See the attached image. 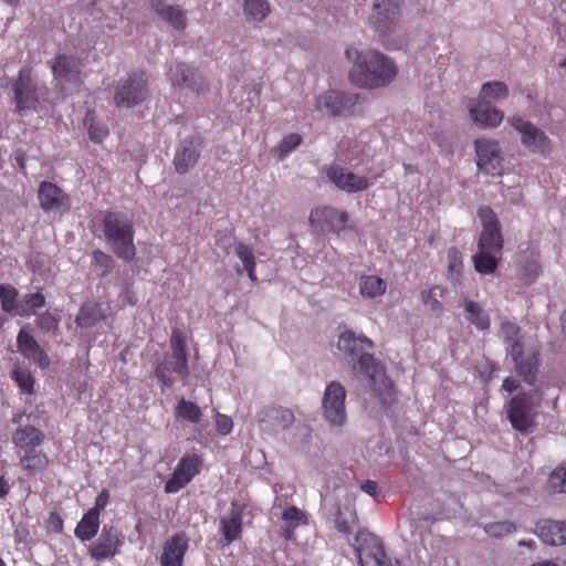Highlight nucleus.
I'll return each instance as SVG.
<instances>
[{
    "label": "nucleus",
    "mask_w": 566,
    "mask_h": 566,
    "mask_svg": "<svg viewBox=\"0 0 566 566\" xmlns=\"http://www.w3.org/2000/svg\"><path fill=\"white\" fill-rule=\"evenodd\" d=\"M337 349L348 358L353 368H359L365 374L371 390L382 406H390L395 401V389L384 367L374 358L370 350L374 342L363 334L345 331L339 334Z\"/></svg>",
    "instance_id": "1"
},
{
    "label": "nucleus",
    "mask_w": 566,
    "mask_h": 566,
    "mask_svg": "<svg viewBox=\"0 0 566 566\" xmlns=\"http://www.w3.org/2000/svg\"><path fill=\"white\" fill-rule=\"evenodd\" d=\"M358 148L357 143H354L353 147L348 143L347 149L345 144H342L337 159L322 168L327 180L346 193L364 192L373 187L379 178V174L369 167V160L365 157L359 158Z\"/></svg>",
    "instance_id": "2"
},
{
    "label": "nucleus",
    "mask_w": 566,
    "mask_h": 566,
    "mask_svg": "<svg viewBox=\"0 0 566 566\" xmlns=\"http://www.w3.org/2000/svg\"><path fill=\"white\" fill-rule=\"evenodd\" d=\"M345 55L352 62L349 80L361 88H379L390 84L397 75L395 62L374 49H347Z\"/></svg>",
    "instance_id": "3"
},
{
    "label": "nucleus",
    "mask_w": 566,
    "mask_h": 566,
    "mask_svg": "<svg viewBox=\"0 0 566 566\" xmlns=\"http://www.w3.org/2000/svg\"><path fill=\"white\" fill-rule=\"evenodd\" d=\"M552 389L548 384H541L538 388L517 395L510 400L507 417L514 429L526 432L543 403H548L551 399L555 406L557 396L549 394Z\"/></svg>",
    "instance_id": "4"
},
{
    "label": "nucleus",
    "mask_w": 566,
    "mask_h": 566,
    "mask_svg": "<svg viewBox=\"0 0 566 566\" xmlns=\"http://www.w3.org/2000/svg\"><path fill=\"white\" fill-rule=\"evenodd\" d=\"M500 337L506 345V352L515 363L517 374L523 380L533 385L536 380L538 367L537 352L533 347H524L521 329L512 322H503L499 332Z\"/></svg>",
    "instance_id": "5"
},
{
    "label": "nucleus",
    "mask_w": 566,
    "mask_h": 566,
    "mask_svg": "<svg viewBox=\"0 0 566 566\" xmlns=\"http://www.w3.org/2000/svg\"><path fill=\"white\" fill-rule=\"evenodd\" d=\"M103 233L107 244L118 259L129 262L135 258L134 226L127 214L118 211L105 213Z\"/></svg>",
    "instance_id": "6"
},
{
    "label": "nucleus",
    "mask_w": 566,
    "mask_h": 566,
    "mask_svg": "<svg viewBox=\"0 0 566 566\" xmlns=\"http://www.w3.org/2000/svg\"><path fill=\"white\" fill-rule=\"evenodd\" d=\"M44 441V433L30 424L21 426L12 433V443L19 450V464L30 474L43 471L49 464L48 455L38 450Z\"/></svg>",
    "instance_id": "7"
},
{
    "label": "nucleus",
    "mask_w": 566,
    "mask_h": 566,
    "mask_svg": "<svg viewBox=\"0 0 566 566\" xmlns=\"http://www.w3.org/2000/svg\"><path fill=\"white\" fill-rule=\"evenodd\" d=\"M170 348L171 354L156 367L157 378L167 388L172 387L176 381H184L189 374L184 334L177 328L172 331Z\"/></svg>",
    "instance_id": "8"
},
{
    "label": "nucleus",
    "mask_w": 566,
    "mask_h": 566,
    "mask_svg": "<svg viewBox=\"0 0 566 566\" xmlns=\"http://www.w3.org/2000/svg\"><path fill=\"white\" fill-rule=\"evenodd\" d=\"M12 88L15 107L21 116H27L31 111L41 112L46 108V86L35 82L28 72L20 71Z\"/></svg>",
    "instance_id": "9"
},
{
    "label": "nucleus",
    "mask_w": 566,
    "mask_h": 566,
    "mask_svg": "<svg viewBox=\"0 0 566 566\" xmlns=\"http://www.w3.org/2000/svg\"><path fill=\"white\" fill-rule=\"evenodd\" d=\"M507 123L518 133L525 149L542 156H548L552 153V139L535 124L518 115L510 116Z\"/></svg>",
    "instance_id": "10"
},
{
    "label": "nucleus",
    "mask_w": 566,
    "mask_h": 566,
    "mask_svg": "<svg viewBox=\"0 0 566 566\" xmlns=\"http://www.w3.org/2000/svg\"><path fill=\"white\" fill-rule=\"evenodd\" d=\"M346 389L338 381H331L322 398V416L324 420L335 428H342L347 421Z\"/></svg>",
    "instance_id": "11"
},
{
    "label": "nucleus",
    "mask_w": 566,
    "mask_h": 566,
    "mask_svg": "<svg viewBox=\"0 0 566 566\" xmlns=\"http://www.w3.org/2000/svg\"><path fill=\"white\" fill-rule=\"evenodd\" d=\"M148 96L147 80L144 73H133L117 83L114 104L117 107H133L143 103Z\"/></svg>",
    "instance_id": "12"
},
{
    "label": "nucleus",
    "mask_w": 566,
    "mask_h": 566,
    "mask_svg": "<svg viewBox=\"0 0 566 566\" xmlns=\"http://www.w3.org/2000/svg\"><path fill=\"white\" fill-rule=\"evenodd\" d=\"M401 0H375L370 15L374 30L385 36L394 32L400 21Z\"/></svg>",
    "instance_id": "13"
},
{
    "label": "nucleus",
    "mask_w": 566,
    "mask_h": 566,
    "mask_svg": "<svg viewBox=\"0 0 566 566\" xmlns=\"http://www.w3.org/2000/svg\"><path fill=\"white\" fill-rule=\"evenodd\" d=\"M482 230L478 238V249L501 252L504 247V239L500 221L490 207H481L478 211Z\"/></svg>",
    "instance_id": "14"
},
{
    "label": "nucleus",
    "mask_w": 566,
    "mask_h": 566,
    "mask_svg": "<svg viewBox=\"0 0 566 566\" xmlns=\"http://www.w3.org/2000/svg\"><path fill=\"white\" fill-rule=\"evenodd\" d=\"M358 97L340 91H327L315 99V109L328 116L350 115L355 112Z\"/></svg>",
    "instance_id": "15"
},
{
    "label": "nucleus",
    "mask_w": 566,
    "mask_h": 566,
    "mask_svg": "<svg viewBox=\"0 0 566 566\" xmlns=\"http://www.w3.org/2000/svg\"><path fill=\"white\" fill-rule=\"evenodd\" d=\"M539 248L535 242H523L518 245L517 277L524 284H533L541 274Z\"/></svg>",
    "instance_id": "16"
},
{
    "label": "nucleus",
    "mask_w": 566,
    "mask_h": 566,
    "mask_svg": "<svg viewBox=\"0 0 566 566\" xmlns=\"http://www.w3.org/2000/svg\"><path fill=\"white\" fill-rule=\"evenodd\" d=\"M294 420L293 411L281 406L265 407L258 413L260 430L269 434H277L289 429Z\"/></svg>",
    "instance_id": "17"
},
{
    "label": "nucleus",
    "mask_w": 566,
    "mask_h": 566,
    "mask_svg": "<svg viewBox=\"0 0 566 566\" xmlns=\"http://www.w3.org/2000/svg\"><path fill=\"white\" fill-rule=\"evenodd\" d=\"M478 167L485 174L499 175L502 169V151L496 140L492 138H479L475 140Z\"/></svg>",
    "instance_id": "18"
},
{
    "label": "nucleus",
    "mask_w": 566,
    "mask_h": 566,
    "mask_svg": "<svg viewBox=\"0 0 566 566\" xmlns=\"http://www.w3.org/2000/svg\"><path fill=\"white\" fill-rule=\"evenodd\" d=\"M201 460L197 454L182 457L175 468L172 476L165 484L166 493H177L199 473Z\"/></svg>",
    "instance_id": "19"
},
{
    "label": "nucleus",
    "mask_w": 566,
    "mask_h": 566,
    "mask_svg": "<svg viewBox=\"0 0 566 566\" xmlns=\"http://www.w3.org/2000/svg\"><path fill=\"white\" fill-rule=\"evenodd\" d=\"M360 539L368 543L367 547L359 546L357 548L360 566H400L398 560L395 565L387 562L385 549L376 536L359 532L356 535V542L359 543Z\"/></svg>",
    "instance_id": "20"
},
{
    "label": "nucleus",
    "mask_w": 566,
    "mask_h": 566,
    "mask_svg": "<svg viewBox=\"0 0 566 566\" xmlns=\"http://www.w3.org/2000/svg\"><path fill=\"white\" fill-rule=\"evenodd\" d=\"M348 214L332 207H322L314 209L310 214V222L313 227L319 230L327 229L332 232L340 234L345 229Z\"/></svg>",
    "instance_id": "21"
},
{
    "label": "nucleus",
    "mask_w": 566,
    "mask_h": 566,
    "mask_svg": "<svg viewBox=\"0 0 566 566\" xmlns=\"http://www.w3.org/2000/svg\"><path fill=\"white\" fill-rule=\"evenodd\" d=\"M38 198L40 207L46 212H63L70 208L69 197L61 188L50 181L40 184Z\"/></svg>",
    "instance_id": "22"
},
{
    "label": "nucleus",
    "mask_w": 566,
    "mask_h": 566,
    "mask_svg": "<svg viewBox=\"0 0 566 566\" xmlns=\"http://www.w3.org/2000/svg\"><path fill=\"white\" fill-rule=\"evenodd\" d=\"M469 113L475 124L485 128L500 126L504 118V113L501 109L480 98L470 103Z\"/></svg>",
    "instance_id": "23"
},
{
    "label": "nucleus",
    "mask_w": 566,
    "mask_h": 566,
    "mask_svg": "<svg viewBox=\"0 0 566 566\" xmlns=\"http://www.w3.org/2000/svg\"><path fill=\"white\" fill-rule=\"evenodd\" d=\"M17 348L25 359L34 361L41 369L50 365L48 354L39 345L36 339L24 328H21L18 333Z\"/></svg>",
    "instance_id": "24"
},
{
    "label": "nucleus",
    "mask_w": 566,
    "mask_h": 566,
    "mask_svg": "<svg viewBox=\"0 0 566 566\" xmlns=\"http://www.w3.org/2000/svg\"><path fill=\"white\" fill-rule=\"evenodd\" d=\"M120 544L118 532L114 527L104 526L99 537L91 545L90 554L96 560H104L113 557Z\"/></svg>",
    "instance_id": "25"
},
{
    "label": "nucleus",
    "mask_w": 566,
    "mask_h": 566,
    "mask_svg": "<svg viewBox=\"0 0 566 566\" xmlns=\"http://www.w3.org/2000/svg\"><path fill=\"white\" fill-rule=\"evenodd\" d=\"M168 77L174 86L189 87L193 91H201L203 86L201 76L181 62L170 64Z\"/></svg>",
    "instance_id": "26"
},
{
    "label": "nucleus",
    "mask_w": 566,
    "mask_h": 566,
    "mask_svg": "<svg viewBox=\"0 0 566 566\" xmlns=\"http://www.w3.org/2000/svg\"><path fill=\"white\" fill-rule=\"evenodd\" d=\"M188 549V538L184 534H176L164 545L160 556L161 566H182L184 556Z\"/></svg>",
    "instance_id": "27"
},
{
    "label": "nucleus",
    "mask_w": 566,
    "mask_h": 566,
    "mask_svg": "<svg viewBox=\"0 0 566 566\" xmlns=\"http://www.w3.org/2000/svg\"><path fill=\"white\" fill-rule=\"evenodd\" d=\"M111 305L104 302H86L82 305L75 322L80 327H93L111 315Z\"/></svg>",
    "instance_id": "28"
},
{
    "label": "nucleus",
    "mask_w": 566,
    "mask_h": 566,
    "mask_svg": "<svg viewBox=\"0 0 566 566\" xmlns=\"http://www.w3.org/2000/svg\"><path fill=\"white\" fill-rule=\"evenodd\" d=\"M83 66V62L73 55H59L51 65L54 76L67 82L78 81Z\"/></svg>",
    "instance_id": "29"
},
{
    "label": "nucleus",
    "mask_w": 566,
    "mask_h": 566,
    "mask_svg": "<svg viewBox=\"0 0 566 566\" xmlns=\"http://www.w3.org/2000/svg\"><path fill=\"white\" fill-rule=\"evenodd\" d=\"M536 534L547 545H566V521H541L537 523Z\"/></svg>",
    "instance_id": "30"
},
{
    "label": "nucleus",
    "mask_w": 566,
    "mask_h": 566,
    "mask_svg": "<svg viewBox=\"0 0 566 566\" xmlns=\"http://www.w3.org/2000/svg\"><path fill=\"white\" fill-rule=\"evenodd\" d=\"M156 13L176 30H185L187 27L186 12L178 6L167 4L164 0H150Z\"/></svg>",
    "instance_id": "31"
},
{
    "label": "nucleus",
    "mask_w": 566,
    "mask_h": 566,
    "mask_svg": "<svg viewBox=\"0 0 566 566\" xmlns=\"http://www.w3.org/2000/svg\"><path fill=\"white\" fill-rule=\"evenodd\" d=\"M199 158L198 145L195 140H184L177 148L174 165L178 174H185L192 168Z\"/></svg>",
    "instance_id": "32"
},
{
    "label": "nucleus",
    "mask_w": 566,
    "mask_h": 566,
    "mask_svg": "<svg viewBox=\"0 0 566 566\" xmlns=\"http://www.w3.org/2000/svg\"><path fill=\"white\" fill-rule=\"evenodd\" d=\"M220 531L227 544L235 541L242 531V515L237 509H232L228 515L220 520Z\"/></svg>",
    "instance_id": "33"
},
{
    "label": "nucleus",
    "mask_w": 566,
    "mask_h": 566,
    "mask_svg": "<svg viewBox=\"0 0 566 566\" xmlns=\"http://www.w3.org/2000/svg\"><path fill=\"white\" fill-rule=\"evenodd\" d=\"M500 253L497 251L478 249V252L472 256L474 270L482 275L494 273L499 265L497 254Z\"/></svg>",
    "instance_id": "34"
},
{
    "label": "nucleus",
    "mask_w": 566,
    "mask_h": 566,
    "mask_svg": "<svg viewBox=\"0 0 566 566\" xmlns=\"http://www.w3.org/2000/svg\"><path fill=\"white\" fill-rule=\"evenodd\" d=\"M463 308L468 322L474 325L478 329L485 331L490 327V316L479 303L465 298L463 302Z\"/></svg>",
    "instance_id": "35"
},
{
    "label": "nucleus",
    "mask_w": 566,
    "mask_h": 566,
    "mask_svg": "<svg viewBox=\"0 0 566 566\" xmlns=\"http://www.w3.org/2000/svg\"><path fill=\"white\" fill-rule=\"evenodd\" d=\"M271 13V7L268 0H244L243 14L250 23H261Z\"/></svg>",
    "instance_id": "36"
},
{
    "label": "nucleus",
    "mask_w": 566,
    "mask_h": 566,
    "mask_svg": "<svg viewBox=\"0 0 566 566\" xmlns=\"http://www.w3.org/2000/svg\"><path fill=\"white\" fill-rule=\"evenodd\" d=\"M359 293L364 298L382 296L387 291V283L376 275H364L358 282Z\"/></svg>",
    "instance_id": "37"
},
{
    "label": "nucleus",
    "mask_w": 566,
    "mask_h": 566,
    "mask_svg": "<svg viewBox=\"0 0 566 566\" xmlns=\"http://www.w3.org/2000/svg\"><path fill=\"white\" fill-rule=\"evenodd\" d=\"M99 528V515L87 511L75 527V536L81 541L92 539Z\"/></svg>",
    "instance_id": "38"
},
{
    "label": "nucleus",
    "mask_w": 566,
    "mask_h": 566,
    "mask_svg": "<svg viewBox=\"0 0 566 566\" xmlns=\"http://www.w3.org/2000/svg\"><path fill=\"white\" fill-rule=\"evenodd\" d=\"M357 525V515L353 506L339 507L335 518V527L345 536L353 533Z\"/></svg>",
    "instance_id": "39"
},
{
    "label": "nucleus",
    "mask_w": 566,
    "mask_h": 566,
    "mask_svg": "<svg viewBox=\"0 0 566 566\" xmlns=\"http://www.w3.org/2000/svg\"><path fill=\"white\" fill-rule=\"evenodd\" d=\"M510 91L505 83L493 81L486 82L482 85L480 92V99L492 102H501L509 97Z\"/></svg>",
    "instance_id": "40"
},
{
    "label": "nucleus",
    "mask_w": 566,
    "mask_h": 566,
    "mask_svg": "<svg viewBox=\"0 0 566 566\" xmlns=\"http://www.w3.org/2000/svg\"><path fill=\"white\" fill-rule=\"evenodd\" d=\"M44 304L45 297L43 294L39 292L28 293L20 301L17 315L21 317H29L33 315L36 310L43 307Z\"/></svg>",
    "instance_id": "41"
},
{
    "label": "nucleus",
    "mask_w": 566,
    "mask_h": 566,
    "mask_svg": "<svg viewBox=\"0 0 566 566\" xmlns=\"http://www.w3.org/2000/svg\"><path fill=\"white\" fill-rule=\"evenodd\" d=\"M84 126L87 129L90 139L93 143H102L108 136V127L98 122L93 111H88L84 118Z\"/></svg>",
    "instance_id": "42"
},
{
    "label": "nucleus",
    "mask_w": 566,
    "mask_h": 566,
    "mask_svg": "<svg viewBox=\"0 0 566 566\" xmlns=\"http://www.w3.org/2000/svg\"><path fill=\"white\" fill-rule=\"evenodd\" d=\"M18 290L12 285L0 284L1 308L9 314L17 315L19 308Z\"/></svg>",
    "instance_id": "43"
},
{
    "label": "nucleus",
    "mask_w": 566,
    "mask_h": 566,
    "mask_svg": "<svg viewBox=\"0 0 566 566\" xmlns=\"http://www.w3.org/2000/svg\"><path fill=\"white\" fill-rule=\"evenodd\" d=\"M176 416L191 423H198L202 413L196 403L181 398L176 407Z\"/></svg>",
    "instance_id": "44"
},
{
    "label": "nucleus",
    "mask_w": 566,
    "mask_h": 566,
    "mask_svg": "<svg viewBox=\"0 0 566 566\" xmlns=\"http://www.w3.org/2000/svg\"><path fill=\"white\" fill-rule=\"evenodd\" d=\"M303 138L297 133H292L283 137V139L280 142V144L273 149L275 154H277L279 159H284L287 157L294 149H296Z\"/></svg>",
    "instance_id": "45"
},
{
    "label": "nucleus",
    "mask_w": 566,
    "mask_h": 566,
    "mask_svg": "<svg viewBox=\"0 0 566 566\" xmlns=\"http://www.w3.org/2000/svg\"><path fill=\"white\" fill-rule=\"evenodd\" d=\"M551 491L566 493V463L554 469L547 480Z\"/></svg>",
    "instance_id": "46"
},
{
    "label": "nucleus",
    "mask_w": 566,
    "mask_h": 566,
    "mask_svg": "<svg viewBox=\"0 0 566 566\" xmlns=\"http://www.w3.org/2000/svg\"><path fill=\"white\" fill-rule=\"evenodd\" d=\"M93 255V264L98 275L106 276L111 273L114 268V260L109 254L101 250H95L92 253Z\"/></svg>",
    "instance_id": "47"
},
{
    "label": "nucleus",
    "mask_w": 566,
    "mask_h": 566,
    "mask_svg": "<svg viewBox=\"0 0 566 566\" xmlns=\"http://www.w3.org/2000/svg\"><path fill=\"white\" fill-rule=\"evenodd\" d=\"M485 533L494 538H502L512 535L516 531V526L512 522H495L485 525Z\"/></svg>",
    "instance_id": "48"
},
{
    "label": "nucleus",
    "mask_w": 566,
    "mask_h": 566,
    "mask_svg": "<svg viewBox=\"0 0 566 566\" xmlns=\"http://www.w3.org/2000/svg\"><path fill=\"white\" fill-rule=\"evenodd\" d=\"M463 268V258L457 248L448 250V269L451 276H459Z\"/></svg>",
    "instance_id": "49"
},
{
    "label": "nucleus",
    "mask_w": 566,
    "mask_h": 566,
    "mask_svg": "<svg viewBox=\"0 0 566 566\" xmlns=\"http://www.w3.org/2000/svg\"><path fill=\"white\" fill-rule=\"evenodd\" d=\"M13 379L23 392L32 394L34 380L30 373L22 369H15L13 371Z\"/></svg>",
    "instance_id": "50"
},
{
    "label": "nucleus",
    "mask_w": 566,
    "mask_h": 566,
    "mask_svg": "<svg viewBox=\"0 0 566 566\" xmlns=\"http://www.w3.org/2000/svg\"><path fill=\"white\" fill-rule=\"evenodd\" d=\"M234 252L238 259L242 262L243 269L252 268V265H255V256L252 249L249 245L244 243H239L235 247Z\"/></svg>",
    "instance_id": "51"
},
{
    "label": "nucleus",
    "mask_w": 566,
    "mask_h": 566,
    "mask_svg": "<svg viewBox=\"0 0 566 566\" xmlns=\"http://www.w3.org/2000/svg\"><path fill=\"white\" fill-rule=\"evenodd\" d=\"M283 521L291 524V526L296 527L303 523H305L306 518L304 513L297 509L296 506H290L284 510L282 515Z\"/></svg>",
    "instance_id": "52"
},
{
    "label": "nucleus",
    "mask_w": 566,
    "mask_h": 566,
    "mask_svg": "<svg viewBox=\"0 0 566 566\" xmlns=\"http://www.w3.org/2000/svg\"><path fill=\"white\" fill-rule=\"evenodd\" d=\"M216 428L220 434H229L233 429V421L230 417L218 412L216 416Z\"/></svg>",
    "instance_id": "53"
},
{
    "label": "nucleus",
    "mask_w": 566,
    "mask_h": 566,
    "mask_svg": "<svg viewBox=\"0 0 566 566\" xmlns=\"http://www.w3.org/2000/svg\"><path fill=\"white\" fill-rule=\"evenodd\" d=\"M38 326L40 329L50 332L57 327V319L51 313H43L38 318Z\"/></svg>",
    "instance_id": "54"
},
{
    "label": "nucleus",
    "mask_w": 566,
    "mask_h": 566,
    "mask_svg": "<svg viewBox=\"0 0 566 566\" xmlns=\"http://www.w3.org/2000/svg\"><path fill=\"white\" fill-rule=\"evenodd\" d=\"M108 501H109V493L107 490H103L96 496L94 506L92 509H90L88 511L95 512V514L99 515L101 511L104 510L106 507V505L108 504Z\"/></svg>",
    "instance_id": "55"
},
{
    "label": "nucleus",
    "mask_w": 566,
    "mask_h": 566,
    "mask_svg": "<svg viewBox=\"0 0 566 566\" xmlns=\"http://www.w3.org/2000/svg\"><path fill=\"white\" fill-rule=\"evenodd\" d=\"M496 370V366L489 360L483 361L479 366L480 376L484 379V381H489Z\"/></svg>",
    "instance_id": "56"
},
{
    "label": "nucleus",
    "mask_w": 566,
    "mask_h": 566,
    "mask_svg": "<svg viewBox=\"0 0 566 566\" xmlns=\"http://www.w3.org/2000/svg\"><path fill=\"white\" fill-rule=\"evenodd\" d=\"M421 297L426 304L430 305L432 311H439L442 307L441 303L432 295V291H423Z\"/></svg>",
    "instance_id": "57"
},
{
    "label": "nucleus",
    "mask_w": 566,
    "mask_h": 566,
    "mask_svg": "<svg viewBox=\"0 0 566 566\" xmlns=\"http://www.w3.org/2000/svg\"><path fill=\"white\" fill-rule=\"evenodd\" d=\"M361 490L371 495V496H375L377 494V491H378V484L375 482V481H371V480H367L365 481L363 484H361Z\"/></svg>",
    "instance_id": "58"
},
{
    "label": "nucleus",
    "mask_w": 566,
    "mask_h": 566,
    "mask_svg": "<svg viewBox=\"0 0 566 566\" xmlns=\"http://www.w3.org/2000/svg\"><path fill=\"white\" fill-rule=\"evenodd\" d=\"M517 387H518V381L512 377L505 378L503 381V385H502L503 390H505L509 394L516 390Z\"/></svg>",
    "instance_id": "59"
},
{
    "label": "nucleus",
    "mask_w": 566,
    "mask_h": 566,
    "mask_svg": "<svg viewBox=\"0 0 566 566\" xmlns=\"http://www.w3.org/2000/svg\"><path fill=\"white\" fill-rule=\"evenodd\" d=\"M9 492V486L6 480L0 476V499L3 497Z\"/></svg>",
    "instance_id": "60"
},
{
    "label": "nucleus",
    "mask_w": 566,
    "mask_h": 566,
    "mask_svg": "<svg viewBox=\"0 0 566 566\" xmlns=\"http://www.w3.org/2000/svg\"><path fill=\"white\" fill-rule=\"evenodd\" d=\"M244 270L247 271L248 276H249V279L252 282H256L258 281V277H256V274H255V265H252V268H247Z\"/></svg>",
    "instance_id": "61"
},
{
    "label": "nucleus",
    "mask_w": 566,
    "mask_h": 566,
    "mask_svg": "<svg viewBox=\"0 0 566 566\" xmlns=\"http://www.w3.org/2000/svg\"><path fill=\"white\" fill-rule=\"evenodd\" d=\"M125 294H126V297H127V302L129 304L133 305V304H135L137 302L136 297L129 292L128 289L126 290Z\"/></svg>",
    "instance_id": "62"
},
{
    "label": "nucleus",
    "mask_w": 566,
    "mask_h": 566,
    "mask_svg": "<svg viewBox=\"0 0 566 566\" xmlns=\"http://www.w3.org/2000/svg\"><path fill=\"white\" fill-rule=\"evenodd\" d=\"M563 332L566 334V312L560 317Z\"/></svg>",
    "instance_id": "63"
},
{
    "label": "nucleus",
    "mask_w": 566,
    "mask_h": 566,
    "mask_svg": "<svg viewBox=\"0 0 566 566\" xmlns=\"http://www.w3.org/2000/svg\"><path fill=\"white\" fill-rule=\"evenodd\" d=\"M292 535H293V532L290 528L285 530V532H284L285 538L291 539Z\"/></svg>",
    "instance_id": "64"
}]
</instances>
